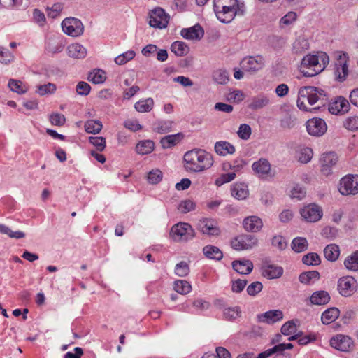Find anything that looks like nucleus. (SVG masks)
<instances>
[{
  "label": "nucleus",
  "instance_id": "nucleus-26",
  "mask_svg": "<svg viewBox=\"0 0 358 358\" xmlns=\"http://www.w3.org/2000/svg\"><path fill=\"white\" fill-rule=\"evenodd\" d=\"M69 57L74 59H83L87 56V49L80 43L70 44L66 49Z\"/></svg>",
  "mask_w": 358,
  "mask_h": 358
},
{
  "label": "nucleus",
  "instance_id": "nucleus-24",
  "mask_svg": "<svg viewBox=\"0 0 358 358\" xmlns=\"http://www.w3.org/2000/svg\"><path fill=\"white\" fill-rule=\"evenodd\" d=\"M349 108L348 101L343 98L338 97L331 102L329 106V110L331 114L338 115L348 112Z\"/></svg>",
  "mask_w": 358,
  "mask_h": 358
},
{
  "label": "nucleus",
  "instance_id": "nucleus-59",
  "mask_svg": "<svg viewBox=\"0 0 358 358\" xmlns=\"http://www.w3.org/2000/svg\"><path fill=\"white\" fill-rule=\"evenodd\" d=\"M56 90V85L53 83H48L45 85H41L37 87L36 92L41 95H45L55 92Z\"/></svg>",
  "mask_w": 358,
  "mask_h": 358
},
{
  "label": "nucleus",
  "instance_id": "nucleus-18",
  "mask_svg": "<svg viewBox=\"0 0 358 358\" xmlns=\"http://www.w3.org/2000/svg\"><path fill=\"white\" fill-rule=\"evenodd\" d=\"M338 162L337 155L334 152L324 153L320 158L321 171L324 175H329L332 166Z\"/></svg>",
  "mask_w": 358,
  "mask_h": 358
},
{
  "label": "nucleus",
  "instance_id": "nucleus-21",
  "mask_svg": "<svg viewBox=\"0 0 358 358\" xmlns=\"http://www.w3.org/2000/svg\"><path fill=\"white\" fill-rule=\"evenodd\" d=\"M241 68L246 71H256L262 68L261 57H249L244 58L241 62Z\"/></svg>",
  "mask_w": 358,
  "mask_h": 358
},
{
  "label": "nucleus",
  "instance_id": "nucleus-2",
  "mask_svg": "<svg viewBox=\"0 0 358 358\" xmlns=\"http://www.w3.org/2000/svg\"><path fill=\"white\" fill-rule=\"evenodd\" d=\"M329 62L326 52H318L315 55H307L301 62L300 72L306 77H313L321 73Z\"/></svg>",
  "mask_w": 358,
  "mask_h": 358
},
{
  "label": "nucleus",
  "instance_id": "nucleus-45",
  "mask_svg": "<svg viewBox=\"0 0 358 358\" xmlns=\"http://www.w3.org/2000/svg\"><path fill=\"white\" fill-rule=\"evenodd\" d=\"M344 265L348 270L357 271H358V251L352 253L348 256L345 261Z\"/></svg>",
  "mask_w": 358,
  "mask_h": 358
},
{
  "label": "nucleus",
  "instance_id": "nucleus-34",
  "mask_svg": "<svg viewBox=\"0 0 358 358\" xmlns=\"http://www.w3.org/2000/svg\"><path fill=\"white\" fill-rule=\"evenodd\" d=\"M182 138V135L180 133L173 135H168L162 138L160 143L163 148H171L179 143Z\"/></svg>",
  "mask_w": 358,
  "mask_h": 358
},
{
  "label": "nucleus",
  "instance_id": "nucleus-20",
  "mask_svg": "<svg viewBox=\"0 0 358 358\" xmlns=\"http://www.w3.org/2000/svg\"><path fill=\"white\" fill-rule=\"evenodd\" d=\"M243 226L247 231L257 232L262 228L263 222L260 217L252 215L243 220Z\"/></svg>",
  "mask_w": 358,
  "mask_h": 358
},
{
  "label": "nucleus",
  "instance_id": "nucleus-54",
  "mask_svg": "<svg viewBox=\"0 0 358 358\" xmlns=\"http://www.w3.org/2000/svg\"><path fill=\"white\" fill-rule=\"evenodd\" d=\"M173 122L171 121H159L155 124V131L164 134L171 131L172 128Z\"/></svg>",
  "mask_w": 358,
  "mask_h": 358
},
{
  "label": "nucleus",
  "instance_id": "nucleus-6",
  "mask_svg": "<svg viewBox=\"0 0 358 358\" xmlns=\"http://www.w3.org/2000/svg\"><path fill=\"white\" fill-rule=\"evenodd\" d=\"M338 189L343 196L356 195L358 194V174H348L339 182Z\"/></svg>",
  "mask_w": 358,
  "mask_h": 358
},
{
  "label": "nucleus",
  "instance_id": "nucleus-31",
  "mask_svg": "<svg viewBox=\"0 0 358 358\" xmlns=\"http://www.w3.org/2000/svg\"><path fill=\"white\" fill-rule=\"evenodd\" d=\"M340 315V310L337 308H330L322 313L321 321L324 324H329L334 322Z\"/></svg>",
  "mask_w": 358,
  "mask_h": 358
},
{
  "label": "nucleus",
  "instance_id": "nucleus-32",
  "mask_svg": "<svg viewBox=\"0 0 358 358\" xmlns=\"http://www.w3.org/2000/svg\"><path fill=\"white\" fill-rule=\"evenodd\" d=\"M309 49V43L303 36L298 37L292 43V52L294 54H302Z\"/></svg>",
  "mask_w": 358,
  "mask_h": 358
},
{
  "label": "nucleus",
  "instance_id": "nucleus-30",
  "mask_svg": "<svg viewBox=\"0 0 358 358\" xmlns=\"http://www.w3.org/2000/svg\"><path fill=\"white\" fill-rule=\"evenodd\" d=\"M155 102L152 98L140 99L134 104V108L138 113H149L154 108Z\"/></svg>",
  "mask_w": 358,
  "mask_h": 358
},
{
  "label": "nucleus",
  "instance_id": "nucleus-58",
  "mask_svg": "<svg viewBox=\"0 0 358 358\" xmlns=\"http://www.w3.org/2000/svg\"><path fill=\"white\" fill-rule=\"evenodd\" d=\"M241 310L238 307L227 308L223 311L225 319L233 320L240 316Z\"/></svg>",
  "mask_w": 358,
  "mask_h": 358
},
{
  "label": "nucleus",
  "instance_id": "nucleus-62",
  "mask_svg": "<svg viewBox=\"0 0 358 358\" xmlns=\"http://www.w3.org/2000/svg\"><path fill=\"white\" fill-rule=\"evenodd\" d=\"M238 137L243 140H248L251 136V127L246 124H241L237 131Z\"/></svg>",
  "mask_w": 358,
  "mask_h": 358
},
{
  "label": "nucleus",
  "instance_id": "nucleus-51",
  "mask_svg": "<svg viewBox=\"0 0 358 358\" xmlns=\"http://www.w3.org/2000/svg\"><path fill=\"white\" fill-rule=\"evenodd\" d=\"M0 232L8 235L10 238L20 239L25 236V234L20 231H13L4 224H0Z\"/></svg>",
  "mask_w": 358,
  "mask_h": 358
},
{
  "label": "nucleus",
  "instance_id": "nucleus-23",
  "mask_svg": "<svg viewBox=\"0 0 358 358\" xmlns=\"http://www.w3.org/2000/svg\"><path fill=\"white\" fill-rule=\"evenodd\" d=\"M283 319V313L280 310L267 311L258 315V320L261 322L273 324Z\"/></svg>",
  "mask_w": 358,
  "mask_h": 358
},
{
  "label": "nucleus",
  "instance_id": "nucleus-12",
  "mask_svg": "<svg viewBox=\"0 0 358 358\" xmlns=\"http://www.w3.org/2000/svg\"><path fill=\"white\" fill-rule=\"evenodd\" d=\"M357 288V280L352 276H344L338 281V289L343 296L352 295Z\"/></svg>",
  "mask_w": 358,
  "mask_h": 358
},
{
  "label": "nucleus",
  "instance_id": "nucleus-49",
  "mask_svg": "<svg viewBox=\"0 0 358 358\" xmlns=\"http://www.w3.org/2000/svg\"><path fill=\"white\" fill-rule=\"evenodd\" d=\"M136 56L134 50H128L122 54H120L115 58V62L117 65H124L128 62L132 60Z\"/></svg>",
  "mask_w": 358,
  "mask_h": 358
},
{
  "label": "nucleus",
  "instance_id": "nucleus-40",
  "mask_svg": "<svg viewBox=\"0 0 358 358\" xmlns=\"http://www.w3.org/2000/svg\"><path fill=\"white\" fill-rule=\"evenodd\" d=\"M8 87L11 91L20 94H24L29 90V87L27 84L15 79H10L9 80Z\"/></svg>",
  "mask_w": 358,
  "mask_h": 358
},
{
  "label": "nucleus",
  "instance_id": "nucleus-60",
  "mask_svg": "<svg viewBox=\"0 0 358 358\" xmlns=\"http://www.w3.org/2000/svg\"><path fill=\"white\" fill-rule=\"evenodd\" d=\"M296 324L293 320L285 322L281 327V332L285 336H289L296 331Z\"/></svg>",
  "mask_w": 358,
  "mask_h": 358
},
{
  "label": "nucleus",
  "instance_id": "nucleus-50",
  "mask_svg": "<svg viewBox=\"0 0 358 358\" xmlns=\"http://www.w3.org/2000/svg\"><path fill=\"white\" fill-rule=\"evenodd\" d=\"M213 80L219 84H225L229 81V74L224 69H217L213 72Z\"/></svg>",
  "mask_w": 358,
  "mask_h": 358
},
{
  "label": "nucleus",
  "instance_id": "nucleus-57",
  "mask_svg": "<svg viewBox=\"0 0 358 358\" xmlns=\"http://www.w3.org/2000/svg\"><path fill=\"white\" fill-rule=\"evenodd\" d=\"M163 177L162 172L158 169H152L148 174V180L151 184L159 183Z\"/></svg>",
  "mask_w": 358,
  "mask_h": 358
},
{
  "label": "nucleus",
  "instance_id": "nucleus-47",
  "mask_svg": "<svg viewBox=\"0 0 358 358\" xmlns=\"http://www.w3.org/2000/svg\"><path fill=\"white\" fill-rule=\"evenodd\" d=\"M308 241L303 237H296L292 242V248L296 252H301L308 248Z\"/></svg>",
  "mask_w": 358,
  "mask_h": 358
},
{
  "label": "nucleus",
  "instance_id": "nucleus-64",
  "mask_svg": "<svg viewBox=\"0 0 358 358\" xmlns=\"http://www.w3.org/2000/svg\"><path fill=\"white\" fill-rule=\"evenodd\" d=\"M344 127L350 131L358 129V117L353 116L348 117L344 122Z\"/></svg>",
  "mask_w": 358,
  "mask_h": 358
},
{
  "label": "nucleus",
  "instance_id": "nucleus-33",
  "mask_svg": "<svg viewBox=\"0 0 358 358\" xmlns=\"http://www.w3.org/2000/svg\"><path fill=\"white\" fill-rule=\"evenodd\" d=\"M313 156V150L309 147H300L296 150V157L302 164L308 163Z\"/></svg>",
  "mask_w": 358,
  "mask_h": 358
},
{
  "label": "nucleus",
  "instance_id": "nucleus-36",
  "mask_svg": "<svg viewBox=\"0 0 358 358\" xmlns=\"http://www.w3.org/2000/svg\"><path fill=\"white\" fill-rule=\"evenodd\" d=\"M155 148V143L152 141L145 140L140 141L136 146L137 153L140 155H148L151 153Z\"/></svg>",
  "mask_w": 358,
  "mask_h": 358
},
{
  "label": "nucleus",
  "instance_id": "nucleus-10",
  "mask_svg": "<svg viewBox=\"0 0 358 358\" xmlns=\"http://www.w3.org/2000/svg\"><path fill=\"white\" fill-rule=\"evenodd\" d=\"M169 15L161 8H156L150 13L149 24L151 27L159 29L165 28L169 23Z\"/></svg>",
  "mask_w": 358,
  "mask_h": 358
},
{
  "label": "nucleus",
  "instance_id": "nucleus-3",
  "mask_svg": "<svg viewBox=\"0 0 358 358\" xmlns=\"http://www.w3.org/2000/svg\"><path fill=\"white\" fill-rule=\"evenodd\" d=\"M238 10V0H214V11L222 22H231Z\"/></svg>",
  "mask_w": 358,
  "mask_h": 358
},
{
  "label": "nucleus",
  "instance_id": "nucleus-46",
  "mask_svg": "<svg viewBox=\"0 0 358 358\" xmlns=\"http://www.w3.org/2000/svg\"><path fill=\"white\" fill-rule=\"evenodd\" d=\"M247 164L246 162L242 158L235 159L231 164L224 163L223 164V169L227 170V168L233 170L232 173H236L241 171Z\"/></svg>",
  "mask_w": 358,
  "mask_h": 358
},
{
  "label": "nucleus",
  "instance_id": "nucleus-55",
  "mask_svg": "<svg viewBox=\"0 0 358 358\" xmlns=\"http://www.w3.org/2000/svg\"><path fill=\"white\" fill-rule=\"evenodd\" d=\"M189 273V264L186 262H180L175 267V273L180 277H185Z\"/></svg>",
  "mask_w": 358,
  "mask_h": 358
},
{
  "label": "nucleus",
  "instance_id": "nucleus-61",
  "mask_svg": "<svg viewBox=\"0 0 358 358\" xmlns=\"http://www.w3.org/2000/svg\"><path fill=\"white\" fill-rule=\"evenodd\" d=\"M62 9L63 6L62 3H55L52 7L47 8V15L50 18L55 19L61 14Z\"/></svg>",
  "mask_w": 358,
  "mask_h": 358
},
{
  "label": "nucleus",
  "instance_id": "nucleus-48",
  "mask_svg": "<svg viewBox=\"0 0 358 358\" xmlns=\"http://www.w3.org/2000/svg\"><path fill=\"white\" fill-rule=\"evenodd\" d=\"M296 19L297 14L295 12L290 11L280 20L279 26L282 29L285 28L294 23Z\"/></svg>",
  "mask_w": 358,
  "mask_h": 358
},
{
  "label": "nucleus",
  "instance_id": "nucleus-4",
  "mask_svg": "<svg viewBox=\"0 0 358 358\" xmlns=\"http://www.w3.org/2000/svg\"><path fill=\"white\" fill-rule=\"evenodd\" d=\"M323 94V90L313 86H305L299 88L298 92L297 106L303 111H310L309 106L317 103Z\"/></svg>",
  "mask_w": 358,
  "mask_h": 358
},
{
  "label": "nucleus",
  "instance_id": "nucleus-56",
  "mask_svg": "<svg viewBox=\"0 0 358 358\" xmlns=\"http://www.w3.org/2000/svg\"><path fill=\"white\" fill-rule=\"evenodd\" d=\"M236 178L235 173H227L220 175L215 180V185L217 187H220L222 185L232 181Z\"/></svg>",
  "mask_w": 358,
  "mask_h": 358
},
{
  "label": "nucleus",
  "instance_id": "nucleus-44",
  "mask_svg": "<svg viewBox=\"0 0 358 358\" xmlns=\"http://www.w3.org/2000/svg\"><path fill=\"white\" fill-rule=\"evenodd\" d=\"M171 50L176 55L182 57L189 52V48L188 45L182 41H175L172 43Z\"/></svg>",
  "mask_w": 358,
  "mask_h": 358
},
{
  "label": "nucleus",
  "instance_id": "nucleus-9",
  "mask_svg": "<svg viewBox=\"0 0 358 358\" xmlns=\"http://www.w3.org/2000/svg\"><path fill=\"white\" fill-rule=\"evenodd\" d=\"M300 215L308 222H316L323 216L321 206L315 203H310L300 209Z\"/></svg>",
  "mask_w": 358,
  "mask_h": 358
},
{
  "label": "nucleus",
  "instance_id": "nucleus-37",
  "mask_svg": "<svg viewBox=\"0 0 358 358\" xmlns=\"http://www.w3.org/2000/svg\"><path fill=\"white\" fill-rule=\"evenodd\" d=\"M324 255L327 260L334 262L339 257V247L336 244L328 245L324 250Z\"/></svg>",
  "mask_w": 358,
  "mask_h": 358
},
{
  "label": "nucleus",
  "instance_id": "nucleus-13",
  "mask_svg": "<svg viewBox=\"0 0 358 358\" xmlns=\"http://www.w3.org/2000/svg\"><path fill=\"white\" fill-rule=\"evenodd\" d=\"M197 228L203 234L208 236H218L220 229L217 221L212 218H202L197 224Z\"/></svg>",
  "mask_w": 358,
  "mask_h": 358
},
{
  "label": "nucleus",
  "instance_id": "nucleus-63",
  "mask_svg": "<svg viewBox=\"0 0 358 358\" xmlns=\"http://www.w3.org/2000/svg\"><path fill=\"white\" fill-rule=\"evenodd\" d=\"M302 261L307 265H317L320 263V258L317 253L312 252L304 255Z\"/></svg>",
  "mask_w": 358,
  "mask_h": 358
},
{
  "label": "nucleus",
  "instance_id": "nucleus-27",
  "mask_svg": "<svg viewBox=\"0 0 358 358\" xmlns=\"http://www.w3.org/2000/svg\"><path fill=\"white\" fill-rule=\"evenodd\" d=\"M214 150L217 155L220 156H226L232 155L235 152V147L228 141H220L215 143Z\"/></svg>",
  "mask_w": 358,
  "mask_h": 358
},
{
  "label": "nucleus",
  "instance_id": "nucleus-28",
  "mask_svg": "<svg viewBox=\"0 0 358 358\" xmlns=\"http://www.w3.org/2000/svg\"><path fill=\"white\" fill-rule=\"evenodd\" d=\"M233 268L238 273L249 274L253 269V264L250 260H236L232 262Z\"/></svg>",
  "mask_w": 358,
  "mask_h": 358
},
{
  "label": "nucleus",
  "instance_id": "nucleus-5",
  "mask_svg": "<svg viewBox=\"0 0 358 358\" xmlns=\"http://www.w3.org/2000/svg\"><path fill=\"white\" fill-rule=\"evenodd\" d=\"M170 236L176 241H187L194 237L195 232L188 223L180 222L171 227Z\"/></svg>",
  "mask_w": 358,
  "mask_h": 358
},
{
  "label": "nucleus",
  "instance_id": "nucleus-22",
  "mask_svg": "<svg viewBox=\"0 0 358 358\" xmlns=\"http://www.w3.org/2000/svg\"><path fill=\"white\" fill-rule=\"evenodd\" d=\"M64 45V41L62 38L58 36L50 37L46 40L45 49L48 52L58 53L63 50Z\"/></svg>",
  "mask_w": 358,
  "mask_h": 358
},
{
  "label": "nucleus",
  "instance_id": "nucleus-53",
  "mask_svg": "<svg viewBox=\"0 0 358 358\" xmlns=\"http://www.w3.org/2000/svg\"><path fill=\"white\" fill-rule=\"evenodd\" d=\"M196 208V203L191 199L182 200L180 202L178 209L182 213H187L194 210Z\"/></svg>",
  "mask_w": 358,
  "mask_h": 358
},
{
  "label": "nucleus",
  "instance_id": "nucleus-15",
  "mask_svg": "<svg viewBox=\"0 0 358 358\" xmlns=\"http://www.w3.org/2000/svg\"><path fill=\"white\" fill-rule=\"evenodd\" d=\"M306 126L308 133L313 136H321L327 129L325 121L318 117L310 119L306 122Z\"/></svg>",
  "mask_w": 358,
  "mask_h": 358
},
{
  "label": "nucleus",
  "instance_id": "nucleus-1",
  "mask_svg": "<svg viewBox=\"0 0 358 358\" xmlns=\"http://www.w3.org/2000/svg\"><path fill=\"white\" fill-rule=\"evenodd\" d=\"M183 168L189 173H201L210 169L214 159L211 153L203 149L194 148L187 151L182 158Z\"/></svg>",
  "mask_w": 358,
  "mask_h": 358
},
{
  "label": "nucleus",
  "instance_id": "nucleus-35",
  "mask_svg": "<svg viewBox=\"0 0 358 358\" xmlns=\"http://www.w3.org/2000/svg\"><path fill=\"white\" fill-rule=\"evenodd\" d=\"M268 102L269 99L266 95L259 94L251 99L248 106L252 110H257L266 106Z\"/></svg>",
  "mask_w": 358,
  "mask_h": 358
},
{
  "label": "nucleus",
  "instance_id": "nucleus-29",
  "mask_svg": "<svg viewBox=\"0 0 358 358\" xmlns=\"http://www.w3.org/2000/svg\"><path fill=\"white\" fill-rule=\"evenodd\" d=\"M330 300V296L325 291L314 292L310 297V303L313 305L322 306L327 304Z\"/></svg>",
  "mask_w": 358,
  "mask_h": 358
},
{
  "label": "nucleus",
  "instance_id": "nucleus-16",
  "mask_svg": "<svg viewBox=\"0 0 358 358\" xmlns=\"http://www.w3.org/2000/svg\"><path fill=\"white\" fill-rule=\"evenodd\" d=\"M262 274L268 279H276L283 274V268L269 262H265L262 265Z\"/></svg>",
  "mask_w": 358,
  "mask_h": 358
},
{
  "label": "nucleus",
  "instance_id": "nucleus-41",
  "mask_svg": "<svg viewBox=\"0 0 358 358\" xmlns=\"http://www.w3.org/2000/svg\"><path fill=\"white\" fill-rule=\"evenodd\" d=\"M299 279L303 284H313L320 279V273L315 271L304 272L299 275Z\"/></svg>",
  "mask_w": 358,
  "mask_h": 358
},
{
  "label": "nucleus",
  "instance_id": "nucleus-39",
  "mask_svg": "<svg viewBox=\"0 0 358 358\" xmlns=\"http://www.w3.org/2000/svg\"><path fill=\"white\" fill-rule=\"evenodd\" d=\"M203 252L206 257L212 259L220 260L223 256L222 251L214 245H209L205 246Z\"/></svg>",
  "mask_w": 358,
  "mask_h": 358
},
{
  "label": "nucleus",
  "instance_id": "nucleus-38",
  "mask_svg": "<svg viewBox=\"0 0 358 358\" xmlns=\"http://www.w3.org/2000/svg\"><path fill=\"white\" fill-rule=\"evenodd\" d=\"M84 127L87 133L96 134L101 131L103 124L99 120H89L85 122Z\"/></svg>",
  "mask_w": 358,
  "mask_h": 358
},
{
  "label": "nucleus",
  "instance_id": "nucleus-52",
  "mask_svg": "<svg viewBox=\"0 0 358 358\" xmlns=\"http://www.w3.org/2000/svg\"><path fill=\"white\" fill-rule=\"evenodd\" d=\"M89 142L99 152H102L106 146V138L102 136H90Z\"/></svg>",
  "mask_w": 358,
  "mask_h": 358
},
{
  "label": "nucleus",
  "instance_id": "nucleus-19",
  "mask_svg": "<svg viewBox=\"0 0 358 358\" xmlns=\"http://www.w3.org/2000/svg\"><path fill=\"white\" fill-rule=\"evenodd\" d=\"M204 34L203 28L199 25H194L189 28H185L180 31V35L187 40H200Z\"/></svg>",
  "mask_w": 358,
  "mask_h": 358
},
{
  "label": "nucleus",
  "instance_id": "nucleus-8",
  "mask_svg": "<svg viewBox=\"0 0 358 358\" xmlns=\"http://www.w3.org/2000/svg\"><path fill=\"white\" fill-rule=\"evenodd\" d=\"M257 238L253 235L242 234L235 237L231 241L233 249L241 251L252 249L257 245Z\"/></svg>",
  "mask_w": 358,
  "mask_h": 358
},
{
  "label": "nucleus",
  "instance_id": "nucleus-11",
  "mask_svg": "<svg viewBox=\"0 0 358 358\" xmlns=\"http://www.w3.org/2000/svg\"><path fill=\"white\" fill-rule=\"evenodd\" d=\"M330 345L342 352H350L354 348V342L348 336L336 334L331 338Z\"/></svg>",
  "mask_w": 358,
  "mask_h": 358
},
{
  "label": "nucleus",
  "instance_id": "nucleus-25",
  "mask_svg": "<svg viewBox=\"0 0 358 358\" xmlns=\"http://www.w3.org/2000/svg\"><path fill=\"white\" fill-rule=\"evenodd\" d=\"M231 192L232 196L238 200L245 199L249 195L248 187L243 182L234 183L231 188Z\"/></svg>",
  "mask_w": 358,
  "mask_h": 358
},
{
  "label": "nucleus",
  "instance_id": "nucleus-14",
  "mask_svg": "<svg viewBox=\"0 0 358 358\" xmlns=\"http://www.w3.org/2000/svg\"><path fill=\"white\" fill-rule=\"evenodd\" d=\"M348 55L343 52H338L335 64V76L339 81L345 80L348 74Z\"/></svg>",
  "mask_w": 358,
  "mask_h": 358
},
{
  "label": "nucleus",
  "instance_id": "nucleus-17",
  "mask_svg": "<svg viewBox=\"0 0 358 358\" xmlns=\"http://www.w3.org/2000/svg\"><path fill=\"white\" fill-rule=\"evenodd\" d=\"M252 168L259 178H266L271 176V166L266 159L261 158L258 161L255 162L252 165Z\"/></svg>",
  "mask_w": 358,
  "mask_h": 358
},
{
  "label": "nucleus",
  "instance_id": "nucleus-43",
  "mask_svg": "<svg viewBox=\"0 0 358 358\" xmlns=\"http://www.w3.org/2000/svg\"><path fill=\"white\" fill-rule=\"evenodd\" d=\"M106 79V73L101 69L93 70L87 76V80L94 84H101L105 82Z\"/></svg>",
  "mask_w": 358,
  "mask_h": 358
},
{
  "label": "nucleus",
  "instance_id": "nucleus-42",
  "mask_svg": "<svg viewBox=\"0 0 358 358\" xmlns=\"http://www.w3.org/2000/svg\"><path fill=\"white\" fill-rule=\"evenodd\" d=\"M174 290L180 294H187L192 291V285L187 280H177L173 283Z\"/></svg>",
  "mask_w": 358,
  "mask_h": 358
},
{
  "label": "nucleus",
  "instance_id": "nucleus-7",
  "mask_svg": "<svg viewBox=\"0 0 358 358\" xmlns=\"http://www.w3.org/2000/svg\"><path fill=\"white\" fill-rule=\"evenodd\" d=\"M62 31L72 37H78L83 34L84 26L81 20L76 17H66L62 22Z\"/></svg>",
  "mask_w": 358,
  "mask_h": 358
}]
</instances>
